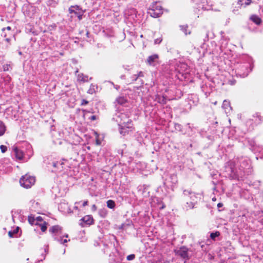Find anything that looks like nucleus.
<instances>
[{
	"instance_id": "4c0bfd02",
	"label": "nucleus",
	"mask_w": 263,
	"mask_h": 263,
	"mask_svg": "<svg viewBox=\"0 0 263 263\" xmlns=\"http://www.w3.org/2000/svg\"><path fill=\"white\" fill-rule=\"evenodd\" d=\"M131 79L133 81H136L138 80V75L137 74H134L133 75L132 77H131Z\"/></svg>"
},
{
	"instance_id": "338daca9",
	"label": "nucleus",
	"mask_w": 263,
	"mask_h": 263,
	"mask_svg": "<svg viewBox=\"0 0 263 263\" xmlns=\"http://www.w3.org/2000/svg\"><path fill=\"white\" fill-rule=\"evenodd\" d=\"M6 41H7V42H9V39H6Z\"/></svg>"
},
{
	"instance_id": "c85d7f7f",
	"label": "nucleus",
	"mask_w": 263,
	"mask_h": 263,
	"mask_svg": "<svg viewBox=\"0 0 263 263\" xmlns=\"http://www.w3.org/2000/svg\"><path fill=\"white\" fill-rule=\"evenodd\" d=\"M47 223L44 221L43 223L40 224V227H41V229L42 232H45L47 230Z\"/></svg>"
},
{
	"instance_id": "473e14b6",
	"label": "nucleus",
	"mask_w": 263,
	"mask_h": 263,
	"mask_svg": "<svg viewBox=\"0 0 263 263\" xmlns=\"http://www.w3.org/2000/svg\"><path fill=\"white\" fill-rule=\"evenodd\" d=\"M35 219L32 216L28 217V221L31 224H33L34 222Z\"/></svg>"
},
{
	"instance_id": "9b49d317",
	"label": "nucleus",
	"mask_w": 263,
	"mask_h": 263,
	"mask_svg": "<svg viewBox=\"0 0 263 263\" xmlns=\"http://www.w3.org/2000/svg\"><path fill=\"white\" fill-rule=\"evenodd\" d=\"M128 117L127 114L125 113H119L117 116L116 121L118 122V125L119 124L124 125L127 122Z\"/></svg>"
},
{
	"instance_id": "e2e57ef3",
	"label": "nucleus",
	"mask_w": 263,
	"mask_h": 263,
	"mask_svg": "<svg viewBox=\"0 0 263 263\" xmlns=\"http://www.w3.org/2000/svg\"><path fill=\"white\" fill-rule=\"evenodd\" d=\"M187 125L189 126V128H190V124L189 123L187 124Z\"/></svg>"
},
{
	"instance_id": "c03bdc74",
	"label": "nucleus",
	"mask_w": 263,
	"mask_h": 263,
	"mask_svg": "<svg viewBox=\"0 0 263 263\" xmlns=\"http://www.w3.org/2000/svg\"><path fill=\"white\" fill-rule=\"evenodd\" d=\"M58 241L60 242L61 243L64 244L65 243L67 242V240L66 239L63 240L62 239H58Z\"/></svg>"
},
{
	"instance_id": "864d4df0",
	"label": "nucleus",
	"mask_w": 263,
	"mask_h": 263,
	"mask_svg": "<svg viewBox=\"0 0 263 263\" xmlns=\"http://www.w3.org/2000/svg\"><path fill=\"white\" fill-rule=\"evenodd\" d=\"M44 251L46 253H47L48 252V247L47 246L46 247V248L44 249Z\"/></svg>"
},
{
	"instance_id": "f257e3e1",
	"label": "nucleus",
	"mask_w": 263,
	"mask_h": 263,
	"mask_svg": "<svg viewBox=\"0 0 263 263\" xmlns=\"http://www.w3.org/2000/svg\"><path fill=\"white\" fill-rule=\"evenodd\" d=\"M249 166L248 162L246 160H243L240 163V167L237 170L235 167V162L230 160L225 163L223 173L225 177L231 179H242L246 170Z\"/></svg>"
},
{
	"instance_id": "6e6d98bb",
	"label": "nucleus",
	"mask_w": 263,
	"mask_h": 263,
	"mask_svg": "<svg viewBox=\"0 0 263 263\" xmlns=\"http://www.w3.org/2000/svg\"><path fill=\"white\" fill-rule=\"evenodd\" d=\"M222 206V203H219L217 204V206H218V208H220V207H221Z\"/></svg>"
},
{
	"instance_id": "9d476101",
	"label": "nucleus",
	"mask_w": 263,
	"mask_h": 263,
	"mask_svg": "<svg viewBox=\"0 0 263 263\" xmlns=\"http://www.w3.org/2000/svg\"><path fill=\"white\" fill-rule=\"evenodd\" d=\"M159 55L157 54H154L149 56L146 61V63L147 64L150 66H155L157 64H159L158 62Z\"/></svg>"
},
{
	"instance_id": "f3484780",
	"label": "nucleus",
	"mask_w": 263,
	"mask_h": 263,
	"mask_svg": "<svg viewBox=\"0 0 263 263\" xmlns=\"http://www.w3.org/2000/svg\"><path fill=\"white\" fill-rule=\"evenodd\" d=\"M222 107L225 109L226 113H228L230 110L232 109V107L230 106V103L229 101L224 100L223 102Z\"/></svg>"
},
{
	"instance_id": "774afa93",
	"label": "nucleus",
	"mask_w": 263,
	"mask_h": 263,
	"mask_svg": "<svg viewBox=\"0 0 263 263\" xmlns=\"http://www.w3.org/2000/svg\"><path fill=\"white\" fill-rule=\"evenodd\" d=\"M43 256V259H44L45 258V255H44V256Z\"/></svg>"
},
{
	"instance_id": "f03ea898",
	"label": "nucleus",
	"mask_w": 263,
	"mask_h": 263,
	"mask_svg": "<svg viewBox=\"0 0 263 263\" xmlns=\"http://www.w3.org/2000/svg\"><path fill=\"white\" fill-rule=\"evenodd\" d=\"M252 68L253 65L251 60L248 58V62L240 64L237 68L236 70V74L241 78H245L252 71Z\"/></svg>"
},
{
	"instance_id": "603ef678",
	"label": "nucleus",
	"mask_w": 263,
	"mask_h": 263,
	"mask_svg": "<svg viewBox=\"0 0 263 263\" xmlns=\"http://www.w3.org/2000/svg\"><path fill=\"white\" fill-rule=\"evenodd\" d=\"M165 205L163 203H162V205L159 207L160 209H163L165 208Z\"/></svg>"
},
{
	"instance_id": "4468645a",
	"label": "nucleus",
	"mask_w": 263,
	"mask_h": 263,
	"mask_svg": "<svg viewBox=\"0 0 263 263\" xmlns=\"http://www.w3.org/2000/svg\"><path fill=\"white\" fill-rule=\"evenodd\" d=\"M52 137L53 138V141L56 142V140H61L63 137V133L54 131L52 134Z\"/></svg>"
},
{
	"instance_id": "f8f14e48",
	"label": "nucleus",
	"mask_w": 263,
	"mask_h": 263,
	"mask_svg": "<svg viewBox=\"0 0 263 263\" xmlns=\"http://www.w3.org/2000/svg\"><path fill=\"white\" fill-rule=\"evenodd\" d=\"M80 225L84 227L86 225H90L93 223V218L91 215H86L80 219Z\"/></svg>"
},
{
	"instance_id": "cd10ccee",
	"label": "nucleus",
	"mask_w": 263,
	"mask_h": 263,
	"mask_svg": "<svg viewBox=\"0 0 263 263\" xmlns=\"http://www.w3.org/2000/svg\"><path fill=\"white\" fill-rule=\"evenodd\" d=\"M99 215L102 217H105L107 213V211L105 209H101L99 211Z\"/></svg>"
},
{
	"instance_id": "dca6fc26",
	"label": "nucleus",
	"mask_w": 263,
	"mask_h": 263,
	"mask_svg": "<svg viewBox=\"0 0 263 263\" xmlns=\"http://www.w3.org/2000/svg\"><path fill=\"white\" fill-rule=\"evenodd\" d=\"M196 205V204L193 203V201H191L190 199L186 200V203L184 205V208L186 209V210H190L194 209Z\"/></svg>"
},
{
	"instance_id": "ddd939ff",
	"label": "nucleus",
	"mask_w": 263,
	"mask_h": 263,
	"mask_svg": "<svg viewBox=\"0 0 263 263\" xmlns=\"http://www.w3.org/2000/svg\"><path fill=\"white\" fill-rule=\"evenodd\" d=\"M49 232L55 235H59L61 233V227L59 226H54L51 227L49 230Z\"/></svg>"
},
{
	"instance_id": "ea45409f",
	"label": "nucleus",
	"mask_w": 263,
	"mask_h": 263,
	"mask_svg": "<svg viewBox=\"0 0 263 263\" xmlns=\"http://www.w3.org/2000/svg\"><path fill=\"white\" fill-rule=\"evenodd\" d=\"M82 15H83V12H79V13H78V15H77V16H78L79 20H81L82 18Z\"/></svg>"
},
{
	"instance_id": "7ed1b4c3",
	"label": "nucleus",
	"mask_w": 263,
	"mask_h": 263,
	"mask_svg": "<svg viewBox=\"0 0 263 263\" xmlns=\"http://www.w3.org/2000/svg\"><path fill=\"white\" fill-rule=\"evenodd\" d=\"M147 13L153 17H159L163 13L162 7L159 3L154 2L151 5Z\"/></svg>"
},
{
	"instance_id": "de8ad7c7",
	"label": "nucleus",
	"mask_w": 263,
	"mask_h": 263,
	"mask_svg": "<svg viewBox=\"0 0 263 263\" xmlns=\"http://www.w3.org/2000/svg\"><path fill=\"white\" fill-rule=\"evenodd\" d=\"M91 209L92 211H96L97 210V206L95 204L92 205L91 207Z\"/></svg>"
},
{
	"instance_id": "f704fd0d",
	"label": "nucleus",
	"mask_w": 263,
	"mask_h": 263,
	"mask_svg": "<svg viewBox=\"0 0 263 263\" xmlns=\"http://www.w3.org/2000/svg\"><path fill=\"white\" fill-rule=\"evenodd\" d=\"M251 0H246L245 4H241V5L242 6H243L244 7H246V6L249 5L251 4Z\"/></svg>"
},
{
	"instance_id": "72a5a7b5",
	"label": "nucleus",
	"mask_w": 263,
	"mask_h": 263,
	"mask_svg": "<svg viewBox=\"0 0 263 263\" xmlns=\"http://www.w3.org/2000/svg\"><path fill=\"white\" fill-rule=\"evenodd\" d=\"M93 87H94V86L92 84H91L90 86V88L88 90V92L89 93L92 94L95 92Z\"/></svg>"
},
{
	"instance_id": "7c9ffc66",
	"label": "nucleus",
	"mask_w": 263,
	"mask_h": 263,
	"mask_svg": "<svg viewBox=\"0 0 263 263\" xmlns=\"http://www.w3.org/2000/svg\"><path fill=\"white\" fill-rule=\"evenodd\" d=\"M0 149L1 150L2 153H4L7 151V147L6 146L4 145H1L0 146Z\"/></svg>"
},
{
	"instance_id": "3c124183",
	"label": "nucleus",
	"mask_w": 263,
	"mask_h": 263,
	"mask_svg": "<svg viewBox=\"0 0 263 263\" xmlns=\"http://www.w3.org/2000/svg\"><path fill=\"white\" fill-rule=\"evenodd\" d=\"M83 111L85 112L84 115H86V116L87 115V114L91 112L90 111H87V110H84Z\"/></svg>"
},
{
	"instance_id": "0eeeda50",
	"label": "nucleus",
	"mask_w": 263,
	"mask_h": 263,
	"mask_svg": "<svg viewBox=\"0 0 263 263\" xmlns=\"http://www.w3.org/2000/svg\"><path fill=\"white\" fill-rule=\"evenodd\" d=\"M189 249L185 246H182L180 247L178 250H175V253L176 255L179 256L181 258L184 259L185 260H189L190 257L189 255Z\"/></svg>"
},
{
	"instance_id": "0e129e2a",
	"label": "nucleus",
	"mask_w": 263,
	"mask_h": 263,
	"mask_svg": "<svg viewBox=\"0 0 263 263\" xmlns=\"http://www.w3.org/2000/svg\"><path fill=\"white\" fill-rule=\"evenodd\" d=\"M205 95H206L207 97H208V95H209V94H208V93H207V92H205Z\"/></svg>"
},
{
	"instance_id": "5fc2aeb1",
	"label": "nucleus",
	"mask_w": 263,
	"mask_h": 263,
	"mask_svg": "<svg viewBox=\"0 0 263 263\" xmlns=\"http://www.w3.org/2000/svg\"><path fill=\"white\" fill-rule=\"evenodd\" d=\"M96 143H97V145H100L101 144V142H100V141L98 139H97L96 140Z\"/></svg>"
},
{
	"instance_id": "c9c22d12",
	"label": "nucleus",
	"mask_w": 263,
	"mask_h": 263,
	"mask_svg": "<svg viewBox=\"0 0 263 263\" xmlns=\"http://www.w3.org/2000/svg\"><path fill=\"white\" fill-rule=\"evenodd\" d=\"M162 41V39L161 38H158L157 39H155L154 41V43L155 44H159Z\"/></svg>"
},
{
	"instance_id": "1a4fd4ad",
	"label": "nucleus",
	"mask_w": 263,
	"mask_h": 263,
	"mask_svg": "<svg viewBox=\"0 0 263 263\" xmlns=\"http://www.w3.org/2000/svg\"><path fill=\"white\" fill-rule=\"evenodd\" d=\"M11 155L17 160H22L24 157L23 151L17 146L13 147Z\"/></svg>"
},
{
	"instance_id": "58836bf2",
	"label": "nucleus",
	"mask_w": 263,
	"mask_h": 263,
	"mask_svg": "<svg viewBox=\"0 0 263 263\" xmlns=\"http://www.w3.org/2000/svg\"><path fill=\"white\" fill-rule=\"evenodd\" d=\"M175 129L177 130H181V125L179 124H175Z\"/></svg>"
},
{
	"instance_id": "37998d69",
	"label": "nucleus",
	"mask_w": 263,
	"mask_h": 263,
	"mask_svg": "<svg viewBox=\"0 0 263 263\" xmlns=\"http://www.w3.org/2000/svg\"><path fill=\"white\" fill-rule=\"evenodd\" d=\"M125 223H126V224H125L126 228L127 227H129L133 224V222L132 221H128L127 222H126Z\"/></svg>"
},
{
	"instance_id": "20e7f679",
	"label": "nucleus",
	"mask_w": 263,
	"mask_h": 263,
	"mask_svg": "<svg viewBox=\"0 0 263 263\" xmlns=\"http://www.w3.org/2000/svg\"><path fill=\"white\" fill-rule=\"evenodd\" d=\"M183 195L185 200L190 199L196 204L201 199L202 194L200 193H196L190 190H183Z\"/></svg>"
},
{
	"instance_id": "6ab92c4d",
	"label": "nucleus",
	"mask_w": 263,
	"mask_h": 263,
	"mask_svg": "<svg viewBox=\"0 0 263 263\" xmlns=\"http://www.w3.org/2000/svg\"><path fill=\"white\" fill-rule=\"evenodd\" d=\"M69 11L70 13H74L76 16L78 15V13H79V12H81V11H80V9L78 6L70 7L69 9Z\"/></svg>"
},
{
	"instance_id": "b1692460",
	"label": "nucleus",
	"mask_w": 263,
	"mask_h": 263,
	"mask_svg": "<svg viewBox=\"0 0 263 263\" xmlns=\"http://www.w3.org/2000/svg\"><path fill=\"white\" fill-rule=\"evenodd\" d=\"M107 206L109 209H114L115 207L116 204L114 201L109 200L107 201Z\"/></svg>"
},
{
	"instance_id": "4be33fe9",
	"label": "nucleus",
	"mask_w": 263,
	"mask_h": 263,
	"mask_svg": "<svg viewBox=\"0 0 263 263\" xmlns=\"http://www.w3.org/2000/svg\"><path fill=\"white\" fill-rule=\"evenodd\" d=\"M116 101L120 105H124L126 103L127 100L124 97H121L117 98Z\"/></svg>"
},
{
	"instance_id": "2f4dec72",
	"label": "nucleus",
	"mask_w": 263,
	"mask_h": 263,
	"mask_svg": "<svg viewBox=\"0 0 263 263\" xmlns=\"http://www.w3.org/2000/svg\"><path fill=\"white\" fill-rule=\"evenodd\" d=\"M127 260H133L135 258V255L134 254H130L127 256Z\"/></svg>"
},
{
	"instance_id": "bf43d9fd",
	"label": "nucleus",
	"mask_w": 263,
	"mask_h": 263,
	"mask_svg": "<svg viewBox=\"0 0 263 263\" xmlns=\"http://www.w3.org/2000/svg\"><path fill=\"white\" fill-rule=\"evenodd\" d=\"M74 209L78 210V208L77 206H74Z\"/></svg>"
},
{
	"instance_id": "c756f323",
	"label": "nucleus",
	"mask_w": 263,
	"mask_h": 263,
	"mask_svg": "<svg viewBox=\"0 0 263 263\" xmlns=\"http://www.w3.org/2000/svg\"><path fill=\"white\" fill-rule=\"evenodd\" d=\"M99 116L97 115H91L88 117V119L91 121H94L98 119Z\"/></svg>"
},
{
	"instance_id": "393cba45",
	"label": "nucleus",
	"mask_w": 263,
	"mask_h": 263,
	"mask_svg": "<svg viewBox=\"0 0 263 263\" xmlns=\"http://www.w3.org/2000/svg\"><path fill=\"white\" fill-rule=\"evenodd\" d=\"M19 229V227H17L13 231H10L8 233L9 236L11 238L13 237L14 234H17L18 233Z\"/></svg>"
},
{
	"instance_id": "79ce46f5",
	"label": "nucleus",
	"mask_w": 263,
	"mask_h": 263,
	"mask_svg": "<svg viewBox=\"0 0 263 263\" xmlns=\"http://www.w3.org/2000/svg\"><path fill=\"white\" fill-rule=\"evenodd\" d=\"M88 103V102L85 100V99H83L82 101V102H81V105H86Z\"/></svg>"
},
{
	"instance_id": "13d9d810",
	"label": "nucleus",
	"mask_w": 263,
	"mask_h": 263,
	"mask_svg": "<svg viewBox=\"0 0 263 263\" xmlns=\"http://www.w3.org/2000/svg\"><path fill=\"white\" fill-rule=\"evenodd\" d=\"M62 205H63V203H61L60 206H59V208H62Z\"/></svg>"
},
{
	"instance_id": "680f3d73",
	"label": "nucleus",
	"mask_w": 263,
	"mask_h": 263,
	"mask_svg": "<svg viewBox=\"0 0 263 263\" xmlns=\"http://www.w3.org/2000/svg\"><path fill=\"white\" fill-rule=\"evenodd\" d=\"M88 34H89V32H88V31H87L86 33V35H87V36H88Z\"/></svg>"
},
{
	"instance_id": "e433bc0d",
	"label": "nucleus",
	"mask_w": 263,
	"mask_h": 263,
	"mask_svg": "<svg viewBox=\"0 0 263 263\" xmlns=\"http://www.w3.org/2000/svg\"><path fill=\"white\" fill-rule=\"evenodd\" d=\"M9 67H10V65H8V64H5V65H3L4 71H6L9 70Z\"/></svg>"
},
{
	"instance_id": "412c9836",
	"label": "nucleus",
	"mask_w": 263,
	"mask_h": 263,
	"mask_svg": "<svg viewBox=\"0 0 263 263\" xmlns=\"http://www.w3.org/2000/svg\"><path fill=\"white\" fill-rule=\"evenodd\" d=\"M88 76H85L83 73H80L78 75V80L84 82L88 81Z\"/></svg>"
},
{
	"instance_id": "a19ab883",
	"label": "nucleus",
	"mask_w": 263,
	"mask_h": 263,
	"mask_svg": "<svg viewBox=\"0 0 263 263\" xmlns=\"http://www.w3.org/2000/svg\"><path fill=\"white\" fill-rule=\"evenodd\" d=\"M138 78H141V77H144V73L142 72V71H139L138 74Z\"/></svg>"
},
{
	"instance_id": "a18cd8bd",
	"label": "nucleus",
	"mask_w": 263,
	"mask_h": 263,
	"mask_svg": "<svg viewBox=\"0 0 263 263\" xmlns=\"http://www.w3.org/2000/svg\"><path fill=\"white\" fill-rule=\"evenodd\" d=\"M123 68L126 70H129L130 69L129 65H123Z\"/></svg>"
},
{
	"instance_id": "8fccbe9b",
	"label": "nucleus",
	"mask_w": 263,
	"mask_h": 263,
	"mask_svg": "<svg viewBox=\"0 0 263 263\" xmlns=\"http://www.w3.org/2000/svg\"><path fill=\"white\" fill-rule=\"evenodd\" d=\"M88 204V201H85L83 203V206H86Z\"/></svg>"
},
{
	"instance_id": "aec40b11",
	"label": "nucleus",
	"mask_w": 263,
	"mask_h": 263,
	"mask_svg": "<svg viewBox=\"0 0 263 263\" xmlns=\"http://www.w3.org/2000/svg\"><path fill=\"white\" fill-rule=\"evenodd\" d=\"M168 181L171 182L173 185H175L178 182V179L176 175H171L169 178Z\"/></svg>"
},
{
	"instance_id": "49530a36",
	"label": "nucleus",
	"mask_w": 263,
	"mask_h": 263,
	"mask_svg": "<svg viewBox=\"0 0 263 263\" xmlns=\"http://www.w3.org/2000/svg\"><path fill=\"white\" fill-rule=\"evenodd\" d=\"M125 224L126 223H122L121 226H120V228L124 230V229H126V227H125Z\"/></svg>"
},
{
	"instance_id": "39448f33",
	"label": "nucleus",
	"mask_w": 263,
	"mask_h": 263,
	"mask_svg": "<svg viewBox=\"0 0 263 263\" xmlns=\"http://www.w3.org/2000/svg\"><path fill=\"white\" fill-rule=\"evenodd\" d=\"M35 179L33 176H31L27 174L22 177L20 180V183L22 186L28 189L33 185L35 183Z\"/></svg>"
},
{
	"instance_id": "4d7b16f0",
	"label": "nucleus",
	"mask_w": 263,
	"mask_h": 263,
	"mask_svg": "<svg viewBox=\"0 0 263 263\" xmlns=\"http://www.w3.org/2000/svg\"><path fill=\"white\" fill-rule=\"evenodd\" d=\"M6 29H7L8 30H11V27H9V26H8Z\"/></svg>"
},
{
	"instance_id": "a878e982",
	"label": "nucleus",
	"mask_w": 263,
	"mask_h": 263,
	"mask_svg": "<svg viewBox=\"0 0 263 263\" xmlns=\"http://www.w3.org/2000/svg\"><path fill=\"white\" fill-rule=\"evenodd\" d=\"M220 235V233L218 231L211 233L210 234V237L212 239L215 240V238Z\"/></svg>"
},
{
	"instance_id": "bb28decb",
	"label": "nucleus",
	"mask_w": 263,
	"mask_h": 263,
	"mask_svg": "<svg viewBox=\"0 0 263 263\" xmlns=\"http://www.w3.org/2000/svg\"><path fill=\"white\" fill-rule=\"evenodd\" d=\"M181 30L185 33V34L187 35V34H190V32H187L188 26L187 25H183L180 26Z\"/></svg>"
},
{
	"instance_id": "052dcab7",
	"label": "nucleus",
	"mask_w": 263,
	"mask_h": 263,
	"mask_svg": "<svg viewBox=\"0 0 263 263\" xmlns=\"http://www.w3.org/2000/svg\"><path fill=\"white\" fill-rule=\"evenodd\" d=\"M238 3L239 4L240 2H241L243 0H238Z\"/></svg>"
},
{
	"instance_id": "09e8293b",
	"label": "nucleus",
	"mask_w": 263,
	"mask_h": 263,
	"mask_svg": "<svg viewBox=\"0 0 263 263\" xmlns=\"http://www.w3.org/2000/svg\"><path fill=\"white\" fill-rule=\"evenodd\" d=\"M36 220L37 221H41L42 220V218L41 216H38V217H36Z\"/></svg>"
},
{
	"instance_id": "423d86ee",
	"label": "nucleus",
	"mask_w": 263,
	"mask_h": 263,
	"mask_svg": "<svg viewBox=\"0 0 263 263\" xmlns=\"http://www.w3.org/2000/svg\"><path fill=\"white\" fill-rule=\"evenodd\" d=\"M133 124L131 120H128L127 122L125 124H119V132L120 134L125 136L131 132L133 130Z\"/></svg>"
},
{
	"instance_id": "a211bd4d",
	"label": "nucleus",
	"mask_w": 263,
	"mask_h": 263,
	"mask_svg": "<svg viewBox=\"0 0 263 263\" xmlns=\"http://www.w3.org/2000/svg\"><path fill=\"white\" fill-rule=\"evenodd\" d=\"M155 100L158 103L162 104H166V99L164 96H161L160 95H156L155 96Z\"/></svg>"
},
{
	"instance_id": "6e6552de",
	"label": "nucleus",
	"mask_w": 263,
	"mask_h": 263,
	"mask_svg": "<svg viewBox=\"0 0 263 263\" xmlns=\"http://www.w3.org/2000/svg\"><path fill=\"white\" fill-rule=\"evenodd\" d=\"M64 163L62 162H58L57 161H52L51 162H49L48 163V167H52L51 171L52 172H57V171H61L63 168V165Z\"/></svg>"
},
{
	"instance_id": "5701e85b",
	"label": "nucleus",
	"mask_w": 263,
	"mask_h": 263,
	"mask_svg": "<svg viewBox=\"0 0 263 263\" xmlns=\"http://www.w3.org/2000/svg\"><path fill=\"white\" fill-rule=\"evenodd\" d=\"M6 131V126L4 124L0 121V136H3Z\"/></svg>"
},
{
	"instance_id": "2eb2a0df",
	"label": "nucleus",
	"mask_w": 263,
	"mask_h": 263,
	"mask_svg": "<svg viewBox=\"0 0 263 263\" xmlns=\"http://www.w3.org/2000/svg\"><path fill=\"white\" fill-rule=\"evenodd\" d=\"M250 19L251 21H252L253 23H254L255 24L257 25H260L262 22L261 18L257 15L255 14L251 15Z\"/></svg>"
},
{
	"instance_id": "69168bd1",
	"label": "nucleus",
	"mask_w": 263,
	"mask_h": 263,
	"mask_svg": "<svg viewBox=\"0 0 263 263\" xmlns=\"http://www.w3.org/2000/svg\"><path fill=\"white\" fill-rule=\"evenodd\" d=\"M258 118H259V121H261L260 117V116H258Z\"/></svg>"
}]
</instances>
